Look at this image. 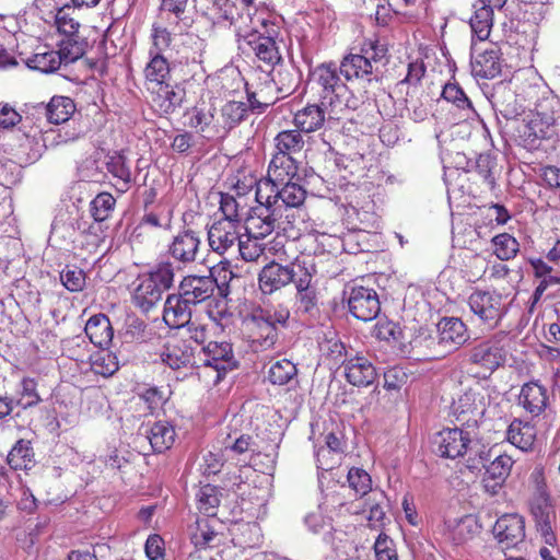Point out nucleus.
<instances>
[{"label": "nucleus", "instance_id": "nucleus-1", "mask_svg": "<svg viewBox=\"0 0 560 560\" xmlns=\"http://www.w3.org/2000/svg\"><path fill=\"white\" fill-rule=\"evenodd\" d=\"M313 275L301 265H281L275 260L266 264L258 273V287L262 294L271 295L294 283L296 296L306 312L317 304L316 290L312 287Z\"/></svg>", "mask_w": 560, "mask_h": 560}, {"label": "nucleus", "instance_id": "nucleus-2", "mask_svg": "<svg viewBox=\"0 0 560 560\" xmlns=\"http://www.w3.org/2000/svg\"><path fill=\"white\" fill-rule=\"evenodd\" d=\"M312 90L316 91L318 102L329 109V118L346 109H357L359 100L340 80L335 63H322L311 73Z\"/></svg>", "mask_w": 560, "mask_h": 560}, {"label": "nucleus", "instance_id": "nucleus-3", "mask_svg": "<svg viewBox=\"0 0 560 560\" xmlns=\"http://www.w3.org/2000/svg\"><path fill=\"white\" fill-rule=\"evenodd\" d=\"M513 127L520 137L532 140L560 139V100L556 96L541 98L522 120H514Z\"/></svg>", "mask_w": 560, "mask_h": 560}, {"label": "nucleus", "instance_id": "nucleus-4", "mask_svg": "<svg viewBox=\"0 0 560 560\" xmlns=\"http://www.w3.org/2000/svg\"><path fill=\"white\" fill-rule=\"evenodd\" d=\"M468 338L465 323L457 317H443L438 324V336L415 339L413 347H425L427 360H438L458 349Z\"/></svg>", "mask_w": 560, "mask_h": 560}, {"label": "nucleus", "instance_id": "nucleus-5", "mask_svg": "<svg viewBox=\"0 0 560 560\" xmlns=\"http://www.w3.org/2000/svg\"><path fill=\"white\" fill-rule=\"evenodd\" d=\"M200 361L202 363L200 374L212 385H218L240 365L232 343L228 341H209L201 349Z\"/></svg>", "mask_w": 560, "mask_h": 560}, {"label": "nucleus", "instance_id": "nucleus-6", "mask_svg": "<svg viewBox=\"0 0 560 560\" xmlns=\"http://www.w3.org/2000/svg\"><path fill=\"white\" fill-rule=\"evenodd\" d=\"M304 142H278V151L273 155L269 168L268 178L258 187L264 190H273V186L299 179V161L294 154L302 151Z\"/></svg>", "mask_w": 560, "mask_h": 560}, {"label": "nucleus", "instance_id": "nucleus-7", "mask_svg": "<svg viewBox=\"0 0 560 560\" xmlns=\"http://www.w3.org/2000/svg\"><path fill=\"white\" fill-rule=\"evenodd\" d=\"M279 36L280 27L275 22L264 19L260 21V28L246 34L244 40L259 61L275 68L282 62V56L277 44Z\"/></svg>", "mask_w": 560, "mask_h": 560}, {"label": "nucleus", "instance_id": "nucleus-8", "mask_svg": "<svg viewBox=\"0 0 560 560\" xmlns=\"http://www.w3.org/2000/svg\"><path fill=\"white\" fill-rule=\"evenodd\" d=\"M255 199L258 206L252 207L244 219L245 231L249 236L267 237L275 229L279 212V207H275L271 202V196L265 195L262 187H256Z\"/></svg>", "mask_w": 560, "mask_h": 560}, {"label": "nucleus", "instance_id": "nucleus-9", "mask_svg": "<svg viewBox=\"0 0 560 560\" xmlns=\"http://www.w3.org/2000/svg\"><path fill=\"white\" fill-rule=\"evenodd\" d=\"M467 303L470 311L489 329L498 327L508 312L504 296L497 291L476 289L468 296Z\"/></svg>", "mask_w": 560, "mask_h": 560}, {"label": "nucleus", "instance_id": "nucleus-10", "mask_svg": "<svg viewBox=\"0 0 560 560\" xmlns=\"http://www.w3.org/2000/svg\"><path fill=\"white\" fill-rule=\"evenodd\" d=\"M243 325L246 337L256 351L269 349L276 343L278 332L269 311L254 312Z\"/></svg>", "mask_w": 560, "mask_h": 560}, {"label": "nucleus", "instance_id": "nucleus-11", "mask_svg": "<svg viewBox=\"0 0 560 560\" xmlns=\"http://www.w3.org/2000/svg\"><path fill=\"white\" fill-rule=\"evenodd\" d=\"M505 359L506 351L495 337L476 343L468 353L469 364L477 366L485 375H491L504 364Z\"/></svg>", "mask_w": 560, "mask_h": 560}, {"label": "nucleus", "instance_id": "nucleus-12", "mask_svg": "<svg viewBox=\"0 0 560 560\" xmlns=\"http://www.w3.org/2000/svg\"><path fill=\"white\" fill-rule=\"evenodd\" d=\"M349 312L359 320L370 322L381 312L377 292L368 287L354 285L348 298Z\"/></svg>", "mask_w": 560, "mask_h": 560}, {"label": "nucleus", "instance_id": "nucleus-13", "mask_svg": "<svg viewBox=\"0 0 560 560\" xmlns=\"http://www.w3.org/2000/svg\"><path fill=\"white\" fill-rule=\"evenodd\" d=\"M342 368L346 381L355 387H368L378 377L373 362L361 352L350 355Z\"/></svg>", "mask_w": 560, "mask_h": 560}, {"label": "nucleus", "instance_id": "nucleus-14", "mask_svg": "<svg viewBox=\"0 0 560 560\" xmlns=\"http://www.w3.org/2000/svg\"><path fill=\"white\" fill-rule=\"evenodd\" d=\"M530 512L535 521L537 530L548 545H552L556 540L553 534V524L556 522V512L551 503L549 494L545 490H540L538 495L530 504Z\"/></svg>", "mask_w": 560, "mask_h": 560}, {"label": "nucleus", "instance_id": "nucleus-15", "mask_svg": "<svg viewBox=\"0 0 560 560\" xmlns=\"http://www.w3.org/2000/svg\"><path fill=\"white\" fill-rule=\"evenodd\" d=\"M485 396L480 388H468L452 404V411L456 420L462 424H469L485 411Z\"/></svg>", "mask_w": 560, "mask_h": 560}, {"label": "nucleus", "instance_id": "nucleus-16", "mask_svg": "<svg viewBox=\"0 0 560 560\" xmlns=\"http://www.w3.org/2000/svg\"><path fill=\"white\" fill-rule=\"evenodd\" d=\"M471 442L469 432L458 428L444 429L435 438L436 453L444 458L463 457Z\"/></svg>", "mask_w": 560, "mask_h": 560}, {"label": "nucleus", "instance_id": "nucleus-17", "mask_svg": "<svg viewBox=\"0 0 560 560\" xmlns=\"http://www.w3.org/2000/svg\"><path fill=\"white\" fill-rule=\"evenodd\" d=\"M518 405L533 418L540 417L550 407V396L539 381H529L522 385Z\"/></svg>", "mask_w": 560, "mask_h": 560}, {"label": "nucleus", "instance_id": "nucleus-18", "mask_svg": "<svg viewBox=\"0 0 560 560\" xmlns=\"http://www.w3.org/2000/svg\"><path fill=\"white\" fill-rule=\"evenodd\" d=\"M471 73L480 79H494L501 73L500 50L497 47L486 48L479 51L477 44L471 43Z\"/></svg>", "mask_w": 560, "mask_h": 560}, {"label": "nucleus", "instance_id": "nucleus-19", "mask_svg": "<svg viewBox=\"0 0 560 560\" xmlns=\"http://www.w3.org/2000/svg\"><path fill=\"white\" fill-rule=\"evenodd\" d=\"M493 535L504 548H513L525 538L524 518L516 513L503 514L494 526Z\"/></svg>", "mask_w": 560, "mask_h": 560}, {"label": "nucleus", "instance_id": "nucleus-20", "mask_svg": "<svg viewBox=\"0 0 560 560\" xmlns=\"http://www.w3.org/2000/svg\"><path fill=\"white\" fill-rule=\"evenodd\" d=\"M240 240L238 224L226 219L215 220L208 228V244L219 255L225 254Z\"/></svg>", "mask_w": 560, "mask_h": 560}, {"label": "nucleus", "instance_id": "nucleus-21", "mask_svg": "<svg viewBox=\"0 0 560 560\" xmlns=\"http://www.w3.org/2000/svg\"><path fill=\"white\" fill-rule=\"evenodd\" d=\"M514 463L515 460L511 455L501 453L494 456L488 465L483 464L482 483L487 492L491 494L498 493L511 475Z\"/></svg>", "mask_w": 560, "mask_h": 560}, {"label": "nucleus", "instance_id": "nucleus-22", "mask_svg": "<svg viewBox=\"0 0 560 560\" xmlns=\"http://www.w3.org/2000/svg\"><path fill=\"white\" fill-rule=\"evenodd\" d=\"M164 364L173 370L188 366L194 359V350L189 342L179 336L167 337L160 353Z\"/></svg>", "mask_w": 560, "mask_h": 560}, {"label": "nucleus", "instance_id": "nucleus-23", "mask_svg": "<svg viewBox=\"0 0 560 560\" xmlns=\"http://www.w3.org/2000/svg\"><path fill=\"white\" fill-rule=\"evenodd\" d=\"M200 245L201 240L198 234L186 230L173 237L167 246V253L175 261L186 266L196 260Z\"/></svg>", "mask_w": 560, "mask_h": 560}, {"label": "nucleus", "instance_id": "nucleus-24", "mask_svg": "<svg viewBox=\"0 0 560 560\" xmlns=\"http://www.w3.org/2000/svg\"><path fill=\"white\" fill-rule=\"evenodd\" d=\"M192 304L179 291L166 298L163 320L171 328H182L191 319Z\"/></svg>", "mask_w": 560, "mask_h": 560}, {"label": "nucleus", "instance_id": "nucleus-25", "mask_svg": "<svg viewBox=\"0 0 560 560\" xmlns=\"http://www.w3.org/2000/svg\"><path fill=\"white\" fill-rule=\"evenodd\" d=\"M275 192L271 196V202L275 207H279V212H281L282 207H284L285 211L295 209L298 211L304 206L306 199V189L296 182L283 183L279 186H273Z\"/></svg>", "mask_w": 560, "mask_h": 560}, {"label": "nucleus", "instance_id": "nucleus-26", "mask_svg": "<svg viewBox=\"0 0 560 560\" xmlns=\"http://www.w3.org/2000/svg\"><path fill=\"white\" fill-rule=\"evenodd\" d=\"M362 54H350L346 56L339 67L340 73L347 79H365L371 82L377 79V68Z\"/></svg>", "mask_w": 560, "mask_h": 560}, {"label": "nucleus", "instance_id": "nucleus-27", "mask_svg": "<svg viewBox=\"0 0 560 560\" xmlns=\"http://www.w3.org/2000/svg\"><path fill=\"white\" fill-rule=\"evenodd\" d=\"M178 290L195 306L213 295V280L207 276H187L180 281Z\"/></svg>", "mask_w": 560, "mask_h": 560}, {"label": "nucleus", "instance_id": "nucleus-28", "mask_svg": "<svg viewBox=\"0 0 560 560\" xmlns=\"http://www.w3.org/2000/svg\"><path fill=\"white\" fill-rule=\"evenodd\" d=\"M537 438L534 423L514 418L506 429V441L523 452L532 451Z\"/></svg>", "mask_w": 560, "mask_h": 560}, {"label": "nucleus", "instance_id": "nucleus-29", "mask_svg": "<svg viewBox=\"0 0 560 560\" xmlns=\"http://www.w3.org/2000/svg\"><path fill=\"white\" fill-rule=\"evenodd\" d=\"M85 335L98 348H107L114 337V329L107 315L103 313L91 316L85 323Z\"/></svg>", "mask_w": 560, "mask_h": 560}, {"label": "nucleus", "instance_id": "nucleus-30", "mask_svg": "<svg viewBox=\"0 0 560 560\" xmlns=\"http://www.w3.org/2000/svg\"><path fill=\"white\" fill-rule=\"evenodd\" d=\"M137 281V287L132 293V302L142 312H149L159 304L164 292L143 275H140Z\"/></svg>", "mask_w": 560, "mask_h": 560}, {"label": "nucleus", "instance_id": "nucleus-31", "mask_svg": "<svg viewBox=\"0 0 560 560\" xmlns=\"http://www.w3.org/2000/svg\"><path fill=\"white\" fill-rule=\"evenodd\" d=\"M45 143L40 142H13L4 152L9 154L8 161L19 166H27L35 163L43 153Z\"/></svg>", "mask_w": 560, "mask_h": 560}, {"label": "nucleus", "instance_id": "nucleus-32", "mask_svg": "<svg viewBox=\"0 0 560 560\" xmlns=\"http://www.w3.org/2000/svg\"><path fill=\"white\" fill-rule=\"evenodd\" d=\"M329 109L319 102L307 104L294 115V124L302 132H313L320 129L325 122V112Z\"/></svg>", "mask_w": 560, "mask_h": 560}, {"label": "nucleus", "instance_id": "nucleus-33", "mask_svg": "<svg viewBox=\"0 0 560 560\" xmlns=\"http://www.w3.org/2000/svg\"><path fill=\"white\" fill-rule=\"evenodd\" d=\"M106 170L113 176V186L119 192H126L131 185V171L122 152H114L108 156Z\"/></svg>", "mask_w": 560, "mask_h": 560}, {"label": "nucleus", "instance_id": "nucleus-34", "mask_svg": "<svg viewBox=\"0 0 560 560\" xmlns=\"http://www.w3.org/2000/svg\"><path fill=\"white\" fill-rule=\"evenodd\" d=\"M154 96L153 103L159 107L160 112L168 114L175 110L176 107L180 106L185 91L178 85H171L165 82L156 88H152Z\"/></svg>", "mask_w": 560, "mask_h": 560}, {"label": "nucleus", "instance_id": "nucleus-35", "mask_svg": "<svg viewBox=\"0 0 560 560\" xmlns=\"http://www.w3.org/2000/svg\"><path fill=\"white\" fill-rule=\"evenodd\" d=\"M271 79L281 97H285L291 95L300 85L301 73L292 65L287 67L280 66L278 69L272 68Z\"/></svg>", "mask_w": 560, "mask_h": 560}, {"label": "nucleus", "instance_id": "nucleus-36", "mask_svg": "<svg viewBox=\"0 0 560 560\" xmlns=\"http://www.w3.org/2000/svg\"><path fill=\"white\" fill-rule=\"evenodd\" d=\"M7 463L13 470H27L35 465V453L31 441L21 439L10 450Z\"/></svg>", "mask_w": 560, "mask_h": 560}, {"label": "nucleus", "instance_id": "nucleus-37", "mask_svg": "<svg viewBox=\"0 0 560 560\" xmlns=\"http://www.w3.org/2000/svg\"><path fill=\"white\" fill-rule=\"evenodd\" d=\"M491 102L495 112L511 120L512 124L514 120H517L516 117L522 106L517 103L516 94L511 89L506 86L499 89L492 95Z\"/></svg>", "mask_w": 560, "mask_h": 560}, {"label": "nucleus", "instance_id": "nucleus-38", "mask_svg": "<svg viewBox=\"0 0 560 560\" xmlns=\"http://www.w3.org/2000/svg\"><path fill=\"white\" fill-rule=\"evenodd\" d=\"M176 432L174 427L166 421L155 422L148 434L150 444L155 453H163L172 447Z\"/></svg>", "mask_w": 560, "mask_h": 560}, {"label": "nucleus", "instance_id": "nucleus-39", "mask_svg": "<svg viewBox=\"0 0 560 560\" xmlns=\"http://www.w3.org/2000/svg\"><path fill=\"white\" fill-rule=\"evenodd\" d=\"M78 229L81 231V248L88 253H96L105 243L108 226L104 223L93 220L86 228L79 224Z\"/></svg>", "mask_w": 560, "mask_h": 560}, {"label": "nucleus", "instance_id": "nucleus-40", "mask_svg": "<svg viewBox=\"0 0 560 560\" xmlns=\"http://www.w3.org/2000/svg\"><path fill=\"white\" fill-rule=\"evenodd\" d=\"M75 112V104L68 96L55 95L46 106V116L51 124H62L70 119Z\"/></svg>", "mask_w": 560, "mask_h": 560}, {"label": "nucleus", "instance_id": "nucleus-41", "mask_svg": "<svg viewBox=\"0 0 560 560\" xmlns=\"http://www.w3.org/2000/svg\"><path fill=\"white\" fill-rule=\"evenodd\" d=\"M90 366L95 374L104 377L112 376L119 369L116 354L108 351L107 348H101L90 355Z\"/></svg>", "mask_w": 560, "mask_h": 560}, {"label": "nucleus", "instance_id": "nucleus-42", "mask_svg": "<svg viewBox=\"0 0 560 560\" xmlns=\"http://www.w3.org/2000/svg\"><path fill=\"white\" fill-rule=\"evenodd\" d=\"M470 27L472 32V39L476 37L478 40H486L491 32L493 24V10L490 5H480L476 8L475 14L470 18Z\"/></svg>", "mask_w": 560, "mask_h": 560}, {"label": "nucleus", "instance_id": "nucleus-43", "mask_svg": "<svg viewBox=\"0 0 560 560\" xmlns=\"http://www.w3.org/2000/svg\"><path fill=\"white\" fill-rule=\"evenodd\" d=\"M220 504V491L215 486H201L196 493V505L200 513L213 517Z\"/></svg>", "mask_w": 560, "mask_h": 560}, {"label": "nucleus", "instance_id": "nucleus-44", "mask_svg": "<svg viewBox=\"0 0 560 560\" xmlns=\"http://www.w3.org/2000/svg\"><path fill=\"white\" fill-rule=\"evenodd\" d=\"M150 61L144 69V75L150 84L156 88L165 82L170 77V65L163 55L149 54Z\"/></svg>", "mask_w": 560, "mask_h": 560}, {"label": "nucleus", "instance_id": "nucleus-45", "mask_svg": "<svg viewBox=\"0 0 560 560\" xmlns=\"http://www.w3.org/2000/svg\"><path fill=\"white\" fill-rule=\"evenodd\" d=\"M116 207V199L110 192L102 191L90 202L89 211L94 221L104 223L112 215Z\"/></svg>", "mask_w": 560, "mask_h": 560}, {"label": "nucleus", "instance_id": "nucleus-46", "mask_svg": "<svg viewBox=\"0 0 560 560\" xmlns=\"http://www.w3.org/2000/svg\"><path fill=\"white\" fill-rule=\"evenodd\" d=\"M149 281L155 283L163 292L173 287L175 268L171 261H160L151 270L142 273Z\"/></svg>", "mask_w": 560, "mask_h": 560}, {"label": "nucleus", "instance_id": "nucleus-47", "mask_svg": "<svg viewBox=\"0 0 560 560\" xmlns=\"http://www.w3.org/2000/svg\"><path fill=\"white\" fill-rule=\"evenodd\" d=\"M85 47V40L80 38L79 35L65 36L59 43V50L56 52L59 54L63 65H69L84 55Z\"/></svg>", "mask_w": 560, "mask_h": 560}, {"label": "nucleus", "instance_id": "nucleus-48", "mask_svg": "<svg viewBox=\"0 0 560 560\" xmlns=\"http://www.w3.org/2000/svg\"><path fill=\"white\" fill-rule=\"evenodd\" d=\"M493 254L502 261L511 260L520 252L518 241L509 233H500L491 240Z\"/></svg>", "mask_w": 560, "mask_h": 560}, {"label": "nucleus", "instance_id": "nucleus-49", "mask_svg": "<svg viewBox=\"0 0 560 560\" xmlns=\"http://www.w3.org/2000/svg\"><path fill=\"white\" fill-rule=\"evenodd\" d=\"M30 69L40 71L43 73H51L62 65L61 58L56 50L37 51L26 61Z\"/></svg>", "mask_w": 560, "mask_h": 560}, {"label": "nucleus", "instance_id": "nucleus-50", "mask_svg": "<svg viewBox=\"0 0 560 560\" xmlns=\"http://www.w3.org/2000/svg\"><path fill=\"white\" fill-rule=\"evenodd\" d=\"M246 203L241 202V199L231 194H221L220 198V210L223 214L221 219H226L233 223L240 224L243 220V215L246 214Z\"/></svg>", "mask_w": 560, "mask_h": 560}, {"label": "nucleus", "instance_id": "nucleus-51", "mask_svg": "<svg viewBox=\"0 0 560 560\" xmlns=\"http://www.w3.org/2000/svg\"><path fill=\"white\" fill-rule=\"evenodd\" d=\"M37 381L33 377H23L20 382L19 399L15 405L23 409H28L42 402V397L37 390Z\"/></svg>", "mask_w": 560, "mask_h": 560}, {"label": "nucleus", "instance_id": "nucleus-52", "mask_svg": "<svg viewBox=\"0 0 560 560\" xmlns=\"http://www.w3.org/2000/svg\"><path fill=\"white\" fill-rule=\"evenodd\" d=\"M476 167L486 186L490 190H494L497 188V178L494 174L497 168L495 156L489 152L480 153L476 159Z\"/></svg>", "mask_w": 560, "mask_h": 560}, {"label": "nucleus", "instance_id": "nucleus-53", "mask_svg": "<svg viewBox=\"0 0 560 560\" xmlns=\"http://www.w3.org/2000/svg\"><path fill=\"white\" fill-rule=\"evenodd\" d=\"M296 373L298 369L293 362L288 359H281L270 366L268 378L275 385H285Z\"/></svg>", "mask_w": 560, "mask_h": 560}, {"label": "nucleus", "instance_id": "nucleus-54", "mask_svg": "<svg viewBox=\"0 0 560 560\" xmlns=\"http://www.w3.org/2000/svg\"><path fill=\"white\" fill-rule=\"evenodd\" d=\"M60 281L68 291L81 292L85 288L86 275L83 269L67 265L60 271Z\"/></svg>", "mask_w": 560, "mask_h": 560}, {"label": "nucleus", "instance_id": "nucleus-55", "mask_svg": "<svg viewBox=\"0 0 560 560\" xmlns=\"http://www.w3.org/2000/svg\"><path fill=\"white\" fill-rule=\"evenodd\" d=\"M72 8L69 4L57 10L55 24L63 36H75L79 33L80 23L72 16Z\"/></svg>", "mask_w": 560, "mask_h": 560}, {"label": "nucleus", "instance_id": "nucleus-56", "mask_svg": "<svg viewBox=\"0 0 560 560\" xmlns=\"http://www.w3.org/2000/svg\"><path fill=\"white\" fill-rule=\"evenodd\" d=\"M217 538L215 530L209 525L208 520H197L196 527L191 532V542L198 549L212 547L213 540Z\"/></svg>", "mask_w": 560, "mask_h": 560}, {"label": "nucleus", "instance_id": "nucleus-57", "mask_svg": "<svg viewBox=\"0 0 560 560\" xmlns=\"http://www.w3.org/2000/svg\"><path fill=\"white\" fill-rule=\"evenodd\" d=\"M349 487L358 494L363 497L372 490L371 476L362 468L352 467L347 475Z\"/></svg>", "mask_w": 560, "mask_h": 560}, {"label": "nucleus", "instance_id": "nucleus-58", "mask_svg": "<svg viewBox=\"0 0 560 560\" xmlns=\"http://www.w3.org/2000/svg\"><path fill=\"white\" fill-rule=\"evenodd\" d=\"M260 240H262V237L249 236L248 233H246L245 240L240 237L238 250L242 259L245 261L258 260L265 252V244L261 243Z\"/></svg>", "mask_w": 560, "mask_h": 560}, {"label": "nucleus", "instance_id": "nucleus-59", "mask_svg": "<svg viewBox=\"0 0 560 560\" xmlns=\"http://www.w3.org/2000/svg\"><path fill=\"white\" fill-rule=\"evenodd\" d=\"M442 96L445 101L453 103L459 109L474 112L470 100L456 82L446 83L443 88Z\"/></svg>", "mask_w": 560, "mask_h": 560}, {"label": "nucleus", "instance_id": "nucleus-60", "mask_svg": "<svg viewBox=\"0 0 560 560\" xmlns=\"http://www.w3.org/2000/svg\"><path fill=\"white\" fill-rule=\"evenodd\" d=\"M323 350L324 355L328 361H330L335 365L341 366H343L346 360H348L349 357L353 354L352 352H349L346 349L345 343L338 339L327 340L326 343L324 345Z\"/></svg>", "mask_w": 560, "mask_h": 560}, {"label": "nucleus", "instance_id": "nucleus-61", "mask_svg": "<svg viewBox=\"0 0 560 560\" xmlns=\"http://www.w3.org/2000/svg\"><path fill=\"white\" fill-rule=\"evenodd\" d=\"M375 560H398V553L394 540L381 533L373 546Z\"/></svg>", "mask_w": 560, "mask_h": 560}, {"label": "nucleus", "instance_id": "nucleus-62", "mask_svg": "<svg viewBox=\"0 0 560 560\" xmlns=\"http://www.w3.org/2000/svg\"><path fill=\"white\" fill-rule=\"evenodd\" d=\"M213 280V289L218 287L220 290L228 288L231 280L234 278V273L231 268L229 260H221L210 269V276Z\"/></svg>", "mask_w": 560, "mask_h": 560}, {"label": "nucleus", "instance_id": "nucleus-63", "mask_svg": "<svg viewBox=\"0 0 560 560\" xmlns=\"http://www.w3.org/2000/svg\"><path fill=\"white\" fill-rule=\"evenodd\" d=\"M246 104L242 102H228L221 110L222 118L224 119L225 127L233 128L236 124L241 122L246 115Z\"/></svg>", "mask_w": 560, "mask_h": 560}, {"label": "nucleus", "instance_id": "nucleus-64", "mask_svg": "<svg viewBox=\"0 0 560 560\" xmlns=\"http://www.w3.org/2000/svg\"><path fill=\"white\" fill-rule=\"evenodd\" d=\"M229 182L231 189L240 199L249 194L255 186L258 187L260 185H257V180L253 175H246L244 172H238L236 175L231 176Z\"/></svg>", "mask_w": 560, "mask_h": 560}]
</instances>
